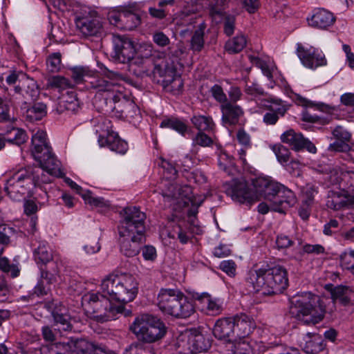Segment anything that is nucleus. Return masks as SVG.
<instances>
[{"label": "nucleus", "mask_w": 354, "mask_h": 354, "mask_svg": "<svg viewBox=\"0 0 354 354\" xmlns=\"http://www.w3.org/2000/svg\"><path fill=\"white\" fill-rule=\"evenodd\" d=\"M161 128H169L185 136L189 130L188 126L183 121L178 118H167L163 120L160 123Z\"/></svg>", "instance_id": "37998d69"}, {"label": "nucleus", "mask_w": 354, "mask_h": 354, "mask_svg": "<svg viewBox=\"0 0 354 354\" xmlns=\"http://www.w3.org/2000/svg\"><path fill=\"white\" fill-rule=\"evenodd\" d=\"M212 96L214 99L221 105H223V104L228 102V99L227 97L226 94L224 93L223 88L218 84H214L211 87L209 90Z\"/></svg>", "instance_id": "13d9d810"}, {"label": "nucleus", "mask_w": 354, "mask_h": 354, "mask_svg": "<svg viewBox=\"0 0 354 354\" xmlns=\"http://www.w3.org/2000/svg\"><path fill=\"white\" fill-rule=\"evenodd\" d=\"M271 149L281 164L285 165L290 160V151L283 145L276 144L272 145Z\"/></svg>", "instance_id": "de8ad7c7"}, {"label": "nucleus", "mask_w": 354, "mask_h": 354, "mask_svg": "<svg viewBox=\"0 0 354 354\" xmlns=\"http://www.w3.org/2000/svg\"><path fill=\"white\" fill-rule=\"evenodd\" d=\"M28 138L26 131L21 129L12 128L6 133L5 140L8 142L21 145L27 141Z\"/></svg>", "instance_id": "c03bdc74"}, {"label": "nucleus", "mask_w": 354, "mask_h": 354, "mask_svg": "<svg viewBox=\"0 0 354 354\" xmlns=\"http://www.w3.org/2000/svg\"><path fill=\"white\" fill-rule=\"evenodd\" d=\"M32 188L26 168L15 172L7 180L4 190L13 201H20L29 194Z\"/></svg>", "instance_id": "f8f14e48"}, {"label": "nucleus", "mask_w": 354, "mask_h": 354, "mask_svg": "<svg viewBox=\"0 0 354 354\" xmlns=\"http://www.w3.org/2000/svg\"><path fill=\"white\" fill-rule=\"evenodd\" d=\"M46 133L43 131H38L32 136L31 152L35 159L41 158L42 154L51 150L46 142Z\"/></svg>", "instance_id": "cd10ccee"}, {"label": "nucleus", "mask_w": 354, "mask_h": 354, "mask_svg": "<svg viewBox=\"0 0 354 354\" xmlns=\"http://www.w3.org/2000/svg\"><path fill=\"white\" fill-rule=\"evenodd\" d=\"M34 257L37 263L41 266L55 259L53 252L46 243H40L34 251Z\"/></svg>", "instance_id": "79ce46f5"}, {"label": "nucleus", "mask_w": 354, "mask_h": 354, "mask_svg": "<svg viewBox=\"0 0 354 354\" xmlns=\"http://www.w3.org/2000/svg\"><path fill=\"white\" fill-rule=\"evenodd\" d=\"M25 109L26 117L31 122L41 120L47 113V106L42 102H35L32 106Z\"/></svg>", "instance_id": "ea45409f"}, {"label": "nucleus", "mask_w": 354, "mask_h": 354, "mask_svg": "<svg viewBox=\"0 0 354 354\" xmlns=\"http://www.w3.org/2000/svg\"><path fill=\"white\" fill-rule=\"evenodd\" d=\"M75 24L77 28L85 37L96 36L102 28L100 19L94 12H89L88 15L77 17Z\"/></svg>", "instance_id": "2eb2a0df"}, {"label": "nucleus", "mask_w": 354, "mask_h": 354, "mask_svg": "<svg viewBox=\"0 0 354 354\" xmlns=\"http://www.w3.org/2000/svg\"><path fill=\"white\" fill-rule=\"evenodd\" d=\"M290 313L297 320L307 325H315L324 317L326 307L317 295L304 292L290 299Z\"/></svg>", "instance_id": "20e7f679"}, {"label": "nucleus", "mask_w": 354, "mask_h": 354, "mask_svg": "<svg viewBox=\"0 0 354 354\" xmlns=\"http://www.w3.org/2000/svg\"><path fill=\"white\" fill-rule=\"evenodd\" d=\"M305 343L301 345L303 351L307 354H318L324 348L323 339L318 334L307 333L304 337Z\"/></svg>", "instance_id": "72a5a7b5"}, {"label": "nucleus", "mask_w": 354, "mask_h": 354, "mask_svg": "<svg viewBox=\"0 0 354 354\" xmlns=\"http://www.w3.org/2000/svg\"><path fill=\"white\" fill-rule=\"evenodd\" d=\"M340 263L342 268L350 270L354 274V251L345 252L340 255Z\"/></svg>", "instance_id": "5fc2aeb1"}, {"label": "nucleus", "mask_w": 354, "mask_h": 354, "mask_svg": "<svg viewBox=\"0 0 354 354\" xmlns=\"http://www.w3.org/2000/svg\"><path fill=\"white\" fill-rule=\"evenodd\" d=\"M110 299L99 292H88L82 297V304L87 316L100 322L115 319L118 314H131L122 304L113 305Z\"/></svg>", "instance_id": "7ed1b4c3"}, {"label": "nucleus", "mask_w": 354, "mask_h": 354, "mask_svg": "<svg viewBox=\"0 0 354 354\" xmlns=\"http://www.w3.org/2000/svg\"><path fill=\"white\" fill-rule=\"evenodd\" d=\"M191 122L198 131L209 132L213 131L215 127L212 117L209 115H194L191 118Z\"/></svg>", "instance_id": "58836bf2"}, {"label": "nucleus", "mask_w": 354, "mask_h": 354, "mask_svg": "<svg viewBox=\"0 0 354 354\" xmlns=\"http://www.w3.org/2000/svg\"><path fill=\"white\" fill-rule=\"evenodd\" d=\"M297 52L302 64L310 68H317L326 64L324 57L316 53L312 48L306 49L301 44H298Z\"/></svg>", "instance_id": "4be33fe9"}, {"label": "nucleus", "mask_w": 354, "mask_h": 354, "mask_svg": "<svg viewBox=\"0 0 354 354\" xmlns=\"http://www.w3.org/2000/svg\"><path fill=\"white\" fill-rule=\"evenodd\" d=\"M80 109V103L77 98L75 93L73 91L67 92L59 98L57 110L59 113L68 111L76 113Z\"/></svg>", "instance_id": "c756f323"}, {"label": "nucleus", "mask_w": 354, "mask_h": 354, "mask_svg": "<svg viewBox=\"0 0 354 354\" xmlns=\"http://www.w3.org/2000/svg\"><path fill=\"white\" fill-rule=\"evenodd\" d=\"M41 279L34 288V293L37 296L46 295L50 290V285L55 283L57 281L59 277L52 273L45 272L44 270L40 268Z\"/></svg>", "instance_id": "473e14b6"}, {"label": "nucleus", "mask_w": 354, "mask_h": 354, "mask_svg": "<svg viewBox=\"0 0 354 354\" xmlns=\"http://www.w3.org/2000/svg\"><path fill=\"white\" fill-rule=\"evenodd\" d=\"M247 43L244 35H239L226 42L225 48L230 53H238L241 51Z\"/></svg>", "instance_id": "a18cd8bd"}, {"label": "nucleus", "mask_w": 354, "mask_h": 354, "mask_svg": "<svg viewBox=\"0 0 354 354\" xmlns=\"http://www.w3.org/2000/svg\"><path fill=\"white\" fill-rule=\"evenodd\" d=\"M214 337L227 343L230 348L235 347L236 334L234 329V322L232 317L218 319L213 328Z\"/></svg>", "instance_id": "4468645a"}, {"label": "nucleus", "mask_w": 354, "mask_h": 354, "mask_svg": "<svg viewBox=\"0 0 354 354\" xmlns=\"http://www.w3.org/2000/svg\"><path fill=\"white\" fill-rule=\"evenodd\" d=\"M354 203V198L346 192L330 191L328 192L326 206L333 210H339Z\"/></svg>", "instance_id": "393cba45"}, {"label": "nucleus", "mask_w": 354, "mask_h": 354, "mask_svg": "<svg viewBox=\"0 0 354 354\" xmlns=\"http://www.w3.org/2000/svg\"><path fill=\"white\" fill-rule=\"evenodd\" d=\"M232 319L234 322V329L238 338L245 337L252 332L254 322L248 315L245 314L236 315Z\"/></svg>", "instance_id": "c85d7f7f"}, {"label": "nucleus", "mask_w": 354, "mask_h": 354, "mask_svg": "<svg viewBox=\"0 0 354 354\" xmlns=\"http://www.w3.org/2000/svg\"><path fill=\"white\" fill-rule=\"evenodd\" d=\"M206 24L201 23L195 30L190 41V48L194 52H200L204 46V34Z\"/></svg>", "instance_id": "a19ab883"}, {"label": "nucleus", "mask_w": 354, "mask_h": 354, "mask_svg": "<svg viewBox=\"0 0 354 354\" xmlns=\"http://www.w3.org/2000/svg\"><path fill=\"white\" fill-rule=\"evenodd\" d=\"M153 73L154 76L158 75L162 78L161 84L166 91L176 93L182 89L183 81L180 77L177 75L173 64L167 59L161 57L155 61Z\"/></svg>", "instance_id": "9b49d317"}, {"label": "nucleus", "mask_w": 354, "mask_h": 354, "mask_svg": "<svg viewBox=\"0 0 354 354\" xmlns=\"http://www.w3.org/2000/svg\"><path fill=\"white\" fill-rule=\"evenodd\" d=\"M54 322L57 330L59 331H68L72 328L71 323V317L67 314L58 313L57 312L53 313Z\"/></svg>", "instance_id": "49530a36"}, {"label": "nucleus", "mask_w": 354, "mask_h": 354, "mask_svg": "<svg viewBox=\"0 0 354 354\" xmlns=\"http://www.w3.org/2000/svg\"><path fill=\"white\" fill-rule=\"evenodd\" d=\"M213 140L208 136L205 132L198 131L192 138V145L193 146H201L202 147H210L213 145Z\"/></svg>", "instance_id": "864d4df0"}, {"label": "nucleus", "mask_w": 354, "mask_h": 354, "mask_svg": "<svg viewBox=\"0 0 354 354\" xmlns=\"http://www.w3.org/2000/svg\"><path fill=\"white\" fill-rule=\"evenodd\" d=\"M209 15L216 23H219L223 19L224 32L230 36L233 34L235 25V17L232 15H226L221 8L212 6L209 8Z\"/></svg>", "instance_id": "bb28decb"}, {"label": "nucleus", "mask_w": 354, "mask_h": 354, "mask_svg": "<svg viewBox=\"0 0 354 354\" xmlns=\"http://www.w3.org/2000/svg\"><path fill=\"white\" fill-rule=\"evenodd\" d=\"M261 198L267 201H271V207L274 212L284 213L296 203V198L292 192L285 189L283 186L273 179Z\"/></svg>", "instance_id": "9d476101"}, {"label": "nucleus", "mask_w": 354, "mask_h": 354, "mask_svg": "<svg viewBox=\"0 0 354 354\" xmlns=\"http://www.w3.org/2000/svg\"><path fill=\"white\" fill-rule=\"evenodd\" d=\"M151 48H146L142 53V51L136 52L133 58L131 59L130 68L133 71L136 75L142 77L144 75H149L150 66L152 60Z\"/></svg>", "instance_id": "a211bd4d"}, {"label": "nucleus", "mask_w": 354, "mask_h": 354, "mask_svg": "<svg viewBox=\"0 0 354 354\" xmlns=\"http://www.w3.org/2000/svg\"><path fill=\"white\" fill-rule=\"evenodd\" d=\"M98 143L100 147H107L111 151L121 154L125 153L128 149L127 143L113 131L109 132L106 137L100 136Z\"/></svg>", "instance_id": "b1692460"}, {"label": "nucleus", "mask_w": 354, "mask_h": 354, "mask_svg": "<svg viewBox=\"0 0 354 354\" xmlns=\"http://www.w3.org/2000/svg\"><path fill=\"white\" fill-rule=\"evenodd\" d=\"M68 345L64 343L50 344L41 348V354H66Z\"/></svg>", "instance_id": "09e8293b"}, {"label": "nucleus", "mask_w": 354, "mask_h": 354, "mask_svg": "<svg viewBox=\"0 0 354 354\" xmlns=\"http://www.w3.org/2000/svg\"><path fill=\"white\" fill-rule=\"evenodd\" d=\"M350 141H344L335 140L333 143L330 144L328 150L330 151L346 152L350 151L351 147L348 144Z\"/></svg>", "instance_id": "052dcab7"}, {"label": "nucleus", "mask_w": 354, "mask_h": 354, "mask_svg": "<svg viewBox=\"0 0 354 354\" xmlns=\"http://www.w3.org/2000/svg\"><path fill=\"white\" fill-rule=\"evenodd\" d=\"M201 301L204 304L207 313L216 316L221 314L223 310V302L219 298L213 297L205 294L201 297Z\"/></svg>", "instance_id": "c9c22d12"}, {"label": "nucleus", "mask_w": 354, "mask_h": 354, "mask_svg": "<svg viewBox=\"0 0 354 354\" xmlns=\"http://www.w3.org/2000/svg\"><path fill=\"white\" fill-rule=\"evenodd\" d=\"M114 52L113 58L120 63H127L136 55V49L133 42L127 37L120 36L115 37L113 40Z\"/></svg>", "instance_id": "dca6fc26"}, {"label": "nucleus", "mask_w": 354, "mask_h": 354, "mask_svg": "<svg viewBox=\"0 0 354 354\" xmlns=\"http://www.w3.org/2000/svg\"><path fill=\"white\" fill-rule=\"evenodd\" d=\"M35 160L39 163L41 167L46 169V173L57 177L62 176L63 172L61 170V163L52 153V149L48 153L42 154L41 158H36Z\"/></svg>", "instance_id": "a878e982"}, {"label": "nucleus", "mask_w": 354, "mask_h": 354, "mask_svg": "<svg viewBox=\"0 0 354 354\" xmlns=\"http://www.w3.org/2000/svg\"><path fill=\"white\" fill-rule=\"evenodd\" d=\"M334 302L347 306L354 302V290L349 286H338L331 291Z\"/></svg>", "instance_id": "7c9ffc66"}, {"label": "nucleus", "mask_w": 354, "mask_h": 354, "mask_svg": "<svg viewBox=\"0 0 354 354\" xmlns=\"http://www.w3.org/2000/svg\"><path fill=\"white\" fill-rule=\"evenodd\" d=\"M332 133L335 140L350 141L351 139V133L341 126H338L335 128Z\"/></svg>", "instance_id": "774afa93"}, {"label": "nucleus", "mask_w": 354, "mask_h": 354, "mask_svg": "<svg viewBox=\"0 0 354 354\" xmlns=\"http://www.w3.org/2000/svg\"><path fill=\"white\" fill-rule=\"evenodd\" d=\"M76 348L77 354H111L105 348L85 340L78 342Z\"/></svg>", "instance_id": "4c0bfd02"}, {"label": "nucleus", "mask_w": 354, "mask_h": 354, "mask_svg": "<svg viewBox=\"0 0 354 354\" xmlns=\"http://www.w3.org/2000/svg\"><path fill=\"white\" fill-rule=\"evenodd\" d=\"M159 165L163 169V175L165 178L171 180L176 178L177 170L170 162L160 158Z\"/></svg>", "instance_id": "4d7b16f0"}, {"label": "nucleus", "mask_w": 354, "mask_h": 354, "mask_svg": "<svg viewBox=\"0 0 354 354\" xmlns=\"http://www.w3.org/2000/svg\"><path fill=\"white\" fill-rule=\"evenodd\" d=\"M281 140L282 142L288 145L296 151H300L304 148L312 153H315L317 151L314 144L304 138L302 134L296 133L292 129H289L282 133Z\"/></svg>", "instance_id": "f3484780"}, {"label": "nucleus", "mask_w": 354, "mask_h": 354, "mask_svg": "<svg viewBox=\"0 0 354 354\" xmlns=\"http://www.w3.org/2000/svg\"><path fill=\"white\" fill-rule=\"evenodd\" d=\"M96 78L102 80L104 83L100 84V88H96L93 103L99 112L111 113H125L126 115L130 111H136L138 107L136 104L127 98L121 97L118 81L123 80V75L115 71L107 70L104 75L96 74Z\"/></svg>", "instance_id": "f257e3e1"}, {"label": "nucleus", "mask_w": 354, "mask_h": 354, "mask_svg": "<svg viewBox=\"0 0 354 354\" xmlns=\"http://www.w3.org/2000/svg\"><path fill=\"white\" fill-rule=\"evenodd\" d=\"M14 91L15 93L10 97L11 106L14 109L17 106L21 109H26L27 105L30 103L32 100L25 90V84L15 86Z\"/></svg>", "instance_id": "2f4dec72"}, {"label": "nucleus", "mask_w": 354, "mask_h": 354, "mask_svg": "<svg viewBox=\"0 0 354 354\" xmlns=\"http://www.w3.org/2000/svg\"><path fill=\"white\" fill-rule=\"evenodd\" d=\"M245 282L251 291L265 295L282 292L288 285L286 269L281 266L259 268L250 270Z\"/></svg>", "instance_id": "f03ea898"}, {"label": "nucleus", "mask_w": 354, "mask_h": 354, "mask_svg": "<svg viewBox=\"0 0 354 354\" xmlns=\"http://www.w3.org/2000/svg\"><path fill=\"white\" fill-rule=\"evenodd\" d=\"M219 268L231 277L236 275V265L232 260L223 261L220 263Z\"/></svg>", "instance_id": "e2e57ef3"}, {"label": "nucleus", "mask_w": 354, "mask_h": 354, "mask_svg": "<svg viewBox=\"0 0 354 354\" xmlns=\"http://www.w3.org/2000/svg\"><path fill=\"white\" fill-rule=\"evenodd\" d=\"M13 232L14 230L12 227L6 225H0V244L8 245L10 243V236Z\"/></svg>", "instance_id": "338daca9"}, {"label": "nucleus", "mask_w": 354, "mask_h": 354, "mask_svg": "<svg viewBox=\"0 0 354 354\" xmlns=\"http://www.w3.org/2000/svg\"><path fill=\"white\" fill-rule=\"evenodd\" d=\"M118 244L120 252L127 257L138 255L145 243V235L118 232Z\"/></svg>", "instance_id": "ddd939ff"}, {"label": "nucleus", "mask_w": 354, "mask_h": 354, "mask_svg": "<svg viewBox=\"0 0 354 354\" xmlns=\"http://www.w3.org/2000/svg\"><path fill=\"white\" fill-rule=\"evenodd\" d=\"M84 249L86 253L92 254L100 251V245L97 236L88 237L85 242Z\"/></svg>", "instance_id": "bf43d9fd"}, {"label": "nucleus", "mask_w": 354, "mask_h": 354, "mask_svg": "<svg viewBox=\"0 0 354 354\" xmlns=\"http://www.w3.org/2000/svg\"><path fill=\"white\" fill-rule=\"evenodd\" d=\"M82 198L86 203L95 207H104L106 205L104 198L93 197L90 191H86L84 192L82 194Z\"/></svg>", "instance_id": "69168bd1"}, {"label": "nucleus", "mask_w": 354, "mask_h": 354, "mask_svg": "<svg viewBox=\"0 0 354 354\" xmlns=\"http://www.w3.org/2000/svg\"><path fill=\"white\" fill-rule=\"evenodd\" d=\"M120 20L122 21V29L127 30H133L141 23L140 16L129 10L120 12Z\"/></svg>", "instance_id": "e433bc0d"}, {"label": "nucleus", "mask_w": 354, "mask_h": 354, "mask_svg": "<svg viewBox=\"0 0 354 354\" xmlns=\"http://www.w3.org/2000/svg\"><path fill=\"white\" fill-rule=\"evenodd\" d=\"M272 180V178L266 176L236 179L232 181L227 192L234 201L251 205L260 201Z\"/></svg>", "instance_id": "39448f33"}, {"label": "nucleus", "mask_w": 354, "mask_h": 354, "mask_svg": "<svg viewBox=\"0 0 354 354\" xmlns=\"http://www.w3.org/2000/svg\"><path fill=\"white\" fill-rule=\"evenodd\" d=\"M307 21L310 26L325 30L335 23V17L332 12L324 8H317L313 10V15Z\"/></svg>", "instance_id": "aec40b11"}, {"label": "nucleus", "mask_w": 354, "mask_h": 354, "mask_svg": "<svg viewBox=\"0 0 354 354\" xmlns=\"http://www.w3.org/2000/svg\"><path fill=\"white\" fill-rule=\"evenodd\" d=\"M26 168L28 173H29V178L32 180V187L40 185L42 183H49L52 181V176H55L46 173V169L41 165Z\"/></svg>", "instance_id": "f704fd0d"}, {"label": "nucleus", "mask_w": 354, "mask_h": 354, "mask_svg": "<svg viewBox=\"0 0 354 354\" xmlns=\"http://www.w3.org/2000/svg\"><path fill=\"white\" fill-rule=\"evenodd\" d=\"M187 5L182 10V15L188 17L192 14H196L201 8L202 5L200 0H185Z\"/></svg>", "instance_id": "6e6d98bb"}, {"label": "nucleus", "mask_w": 354, "mask_h": 354, "mask_svg": "<svg viewBox=\"0 0 354 354\" xmlns=\"http://www.w3.org/2000/svg\"><path fill=\"white\" fill-rule=\"evenodd\" d=\"M130 330L145 343H153L162 339L167 333L165 324L158 317L144 314L137 317Z\"/></svg>", "instance_id": "6e6552de"}, {"label": "nucleus", "mask_w": 354, "mask_h": 354, "mask_svg": "<svg viewBox=\"0 0 354 354\" xmlns=\"http://www.w3.org/2000/svg\"><path fill=\"white\" fill-rule=\"evenodd\" d=\"M10 99L7 100L0 97V122H10L12 117L10 115Z\"/></svg>", "instance_id": "8fccbe9b"}, {"label": "nucleus", "mask_w": 354, "mask_h": 354, "mask_svg": "<svg viewBox=\"0 0 354 354\" xmlns=\"http://www.w3.org/2000/svg\"><path fill=\"white\" fill-rule=\"evenodd\" d=\"M71 77L77 84L85 82L91 89L95 93L96 88H100V84L104 82L96 78V74L93 73L86 68L75 67L71 69Z\"/></svg>", "instance_id": "412c9836"}, {"label": "nucleus", "mask_w": 354, "mask_h": 354, "mask_svg": "<svg viewBox=\"0 0 354 354\" xmlns=\"http://www.w3.org/2000/svg\"><path fill=\"white\" fill-rule=\"evenodd\" d=\"M61 263L58 259H55L48 263L41 266L40 268L45 270V272H50L59 277V270Z\"/></svg>", "instance_id": "680f3d73"}, {"label": "nucleus", "mask_w": 354, "mask_h": 354, "mask_svg": "<svg viewBox=\"0 0 354 354\" xmlns=\"http://www.w3.org/2000/svg\"><path fill=\"white\" fill-rule=\"evenodd\" d=\"M49 86L51 88L64 90L72 87L71 82L62 76H53L48 81Z\"/></svg>", "instance_id": "603ef678"}, {"label": "nucleus", "mask_w": 354, "mask_h": 354, "mask_svg": "<svg viewBox=\"0 0 354 354\" xmlns=\"http://www.w3.org/2000/svg\"><path fill=\"white\" fill-rule=\"evenodd\" d=\"M273 105L267 106V112L263 118V121L268 125H274L280 117L284 116L288 109V106L283 103L281 100L270 97L268 100Z\"/></svg>", "instance_id": "5701e85b"}, {"label": "nucleus", "mask_w": 354, "mask_h": 354, "mask_svg": "<svg viewBox=\"0 0 354 354\" xmlns=\"http://www.w3.org/2000/svg\"><path fill=\"white\" fill-rule=\"evenodd\" d=\"M101 289L103 293L109 295L110 299L126 304L136 297L138 291V283L131 274H112L102 281Z\"/></svg>", "instance_id": "423d86ee"}, {"label": "nucleus", "mask_w": 354, "mask_h": 354, "mask_svg": "<svg viewBox=\"0 0 354 354\" xmlns=\"http://www.w3.org/2000/svg\"><path fill=\"white\" fill-rule=\"evenodd\" d=\"M157 300L158 306L162 312L176 318L186 319L195 312L192 301L179 290L162 289Z\"/></svg>", "instance_id": "0eeeda50"}, {"label": "nucleus", "mask_w": 354, "mask_h": 354, "mask_svg": "<svg viewBox=\"0 0 354 354\" xmlns=\"http://www.w3.org/2000/svg\"><path fill=\"white\" fill-rule=\"evenodd\" d=\"M317 192V191L313 185H307L303 191L304 197L303 203H305L307 206H310L312 204L315 195Z\"/></svg>", "instance_id": "0e129e2a"}, {"label": "nucleus", "mask_w": 354, "mask_h": 354, "mask_svg": "<svg viewBox=\"0 0 354 354\" xmlns=\"http://www.w3.org/2000/svg\"><path fill=\"white\" fill-rule=\"evenodd\" d=\"M120 220L118 231L124 233L145 235L146 214L140 207L129 206L120 212Z\"/></svg>", "instance_id": "1a4fd4ad"}, {"label": "nucleus", "mask_w": 354, "mask_h": 354, "mask_svg": "<svg viewBox=\"0 0 354 354\" xmlns=\"http://www.w3.org/2000/svg\"><path fill=\"white\" fill-rule=\"evenodd\" d=\"M46 64L50 72L55 73L58 71L61 68L62 55L60 53H53L50 54L46 60Z\"/></svg>", "instance_id": "3c124183"}, {"label": "nucleus", "mask_w": 354, "mask_h": 354, "mask_svg": "<svg viewBox=\"0 0 354 354\" xmlns=\"http://www.w3.org/2000/svg\"><path fill=\"white\" fill-rule=\"evenodd\" d=\"M221 122L225 126H234L244 115L243 109L234 103L227 102L221 105Z\"/></svg>", "instance_id": "6ab92c4d"}]
</instances>
